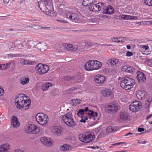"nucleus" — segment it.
Returning <instances> with one entry per match:
<instances>
[{
  "label": "nucleus",
  "instance_id": "nucleus-1",
  "mask_svg": "<svg viewBox=\"0 0 152 152\" xmlns=\"http://www.w3.org/2000/svg\"><path fill=\"white\" fill-rule=\"evenodd\" d=\"M29 98L25 94H22L18 95L15 100L16 106L19 109L26 110L29 107L31 102Z\"/></svg>",
  "mask_w": 152,
  "mask_h": 152
},
{
  "label": "nucleus",
  "instance_id": "nucleus-2",
  "mask_svg": "<svg viewBox=\"0 0 152 152\" xmlns=\"http://www.w3.org/2000/svg\"><path fill=\"white\" fill-rule=\"evenodd\" d=\"M93 45V44L90 42H82L79 46L78 49L83 51H85V47L88 48L92 47ZM64 46L65 49L71 51H76L78 48L77 45H72V44H64Z\"/></svg>",
  "mask_w": 152,
  "mask_h": 152
},
{
  "label": "nucleus",
  "instance_id": "nucleus-3",
  "mask_svg": "<svg viewBox=\"0 0 152 152\" xmlns=\"http://www.w3.org/2000/svg\"><path fill=\"white\" fill-rule=\"evenodd\" d=\"M134 84V80L128 77H126L122 78L120 82L121 87L123 89L126 90L131 89Z\"/></svg>",
  "mask_w": 152,
  "mask_h": 152
},
{
  "label": "nucleus",
  "instance_id": "nucleus-4",
  "mask_svg": "<svg viewBox=\"0 0 152 152\" xmlns=\"http://www.w3.org/2000/svg\"><path fill=\"white\" fill-rule=\"evenodd\" d=\"M61 119L65 124L68 126L73 127L75 126L76 124L72 113L69 112L63 115L61 117Z\"/></svg>",
  "mask_w": 152,
  "mask_h": 152
},
{
  "label": "nucleus",
  "instance_id": "nucleus-5",
  "mask_svg": "<svg viewBox=\"0 0 152 152\" xmlns=\"http://www.w3.org/2000/svg\"><path fill=\"white\" fill-rule=\"evenodd\" d=\"M79 138L80 140L85 143H88L94 140L95 138L94 133L90 132H86L84 134L79 135Z\"/></svg>",
  "mask_w": 152,
  "mask_h": 152
},
{
  "label": "nucleus",
  "instance_id": "nucleus-6",
  "mask_svg": "<svg viewBox=\"0 0 152 152\" xmlns=\"http://www.w3.org/2000/svg\"><path fill=\"white\" fill-rule=\"evenodd\" d=\"M101 66V62L97 61L91 60L85 64V68L87 71H91L98 69Z\"/></svg>",
  "mask_w": 152,
  "mask_h": 152
},
{
  "label": "nucleus",
  "instance_id": "nucleus-7",
  "mask_svg": "<svg viewBox=\"0 0 152 152\" xmlns=\"http://www.w3.org/2000/svg\"><path fill=\"white\" fill-rule=\"evenodd\" d=\"M35 118L37 122L41 125L45 126L48 122V116L43 113H39L36 115Z\"/></svg>",
  "mask_w": 152,
  "mask_h": 152
},
{
  "label": "nucleus",
  "instance_id": "nucleus-8",
  "mask_svg": "<svg viewBox=\"0 0 152 152\" xmlns=\"http://www.w3.org/2000/svg\"><path fill=\"white\" fill-rule=\"evenodd\" d=\"M25 131L27 133L36 134L39 132L40 128L34 124H28L26 126Z\"/></svg>",
  "mask_w": 152,
  "mask_h": 152
},
{
  "label": "nucleus",
  "instance_id": "nucleus-9",
  "mask_svg": "<svg viewBox=\"0 0 152 152\" xmlns=\"http://www.w3.org/2000/svg\"><path fill=\"white\" fill-rule=\"evenodd\" d=\"M37 73L39 75H42L46 73L49 70V66L42 64H38L36 65Z\"/></svg>",
  "mask_w": 152,
  "mask_h": 152
},
{
  "label": "nucleus",
  "instance_id": "nucleus-10",
  "mask_svg": "<svg viewBox=\"0 0 152 152\" xmlns=\"http://www.w3.org/2000/svg\"><path fill=\"white\" fill-rule=\"evenodd\" d=\"M142 107V104L139 101H135L132 102L129 107L130 110L135 112L139 110Z\"/></svg>",
  "mask_w": 152,
  "mask_h": 152
},
{
  "label": "nucleus",
  "instance_id": "nucleus-11",
  "mask_svg": "<svg viewBox=\"0 0 152 152\" xmlns=\"http://www.w3.org/2000/svg\"><path fill=\"white\" fill-rule=\"evenodd\" d=\"M106 110L109 113H113L118 110V106L115 104H111L106 105L105 106Z\"/></svg>",
  "mask_w": 152,
  "mask_h": 152
},
{
  "label": "nucleus",
  "instance_id": "nucleus-12",
  "mask_svg": "<svg viewBox=\"0 0 152 152\" xmlns=\"http://www.w3.org/2000/svg\"><path fill=\"white\" fill-rule=\"evenodd\" d=\"M44 13L50 16L52 15L53 13V10L51 5V1L50 4H48L42 10Z\"/></svg>",
  "mask_w": 152,
  "mask_h": 152
},
{
  "label": "nucleus",
  "instance_id": "nucleus-13",
  "mask_svg": "<svg viewBox=\"0 0 152 152\" xmlns=\"http://www.w3.org/2000/svg\"><path fill=\"white\" fill-rule=\"evenodd\" d=\"M105 79V77L104 76L100 74L96 75L94 77L95 81L99 84H103Z\"/></svg>",
  "mask_w": 152,
  "mask_h": 152
},
{
  "label": "nucleus",
  "instance_id": "nucleus-14",
  "mask_svg": "<svg viewBox=\"0 0 152 152\" xmlns=\"http://www.w3.org/2000/svg\"><path fill=\"white\" fill-rule=\"evenodd\" d=\"M85 114L83 109H80L78 111L77 115L79 116L81 118V119L80 121V122L85 123L86 121L88 119L87 116H85Z\"/></svg>",
  "mask_w": 152,
  "mask_h": 152
},
{
  "label": "nucleus",
  "instance_id": "nucleus-15",
  "mask_svg": "<svg viewBox=\"0 0 152 152\" xmlns=\"http://www.w3.org/2000/svg\"><path fill=\"white\" fill-rule=\"evenodd\" d=\"M11 148L10 144L7 143L0 145V152H9Z\"/></svg>",
  "mask_w": 152,
  "mask_h": 152
},
{
  "label": "nucleus",
  "instance_id": "nucleus-16",
  "mask_svg": "<svg viewBox=\"0 0 152 152\" xmlns=\"http://www.w3.org/2000/svg\"><path fill=\"white\" fill-rule=\"evenodd\" d=\"M51 0H40L38 2V7L41 10L48 5L50 4Z\"/></svg>",
  "mask_w": 152,
  "mask_h": 152
},
{
  "label": "nucleus",
  "instance_id": "nucleus-17",
  "mask_svg": "<svg viewBox=\"0 0 152 152\" xmlns=\"http://www.w3.org/2000/svg\"><path fill=\"white\" fill-rule=\"evenodd\" d=\"M40 141L42 143L47 146H51L52 142L50 139L49 137H42L40 139Z\"/></svg>",
  "mask_w": 152,
  "mask_h": 152
},
{
  "label": "nucleus",
  "instance_id": "nucleus-18",
  "mask_svg": "<svg viewBox=\"0 0 152 152\" xmlns=\"http://www.w3.org/2000/svg\"><path fill=\"white\" fill-rule=\"evenodd\" d=\"M137 78L139 82H144L146 80V77L145 75L142 72L138 71L137 72Z\"/></svg>",
  "mask_w": 152,
  "mask_h": 152
},
{
  "label": "nucleus",
  "instance_id": "nucleus-19",
  "mask_svg": "<svg viewBox=\"0 0 152 152\" xmlns=\"http://www.w3.org/2000/svg\"><path fill=\"white\" fill-rule=\"evenodd\" d=\"M62 128L58 126H53L52 127L51 131L52 133L58 135H60L62 132Z\"/></svg>",
  "mask_w": 152,
  "mask_h": 152
},
{
  "label": "nucleus",
  "instance_id": "nucleus-20",
  "mask_svg": "<svg viewBox=\"0 0 152 152\" xmlns=\"http://www.w3.org/2000/svg\"><path fill=\"white\" fill-rule=\"evenodd\" d=\"M66 18L72 20H77L79 18L78 15L75 13L67 12L66 14Z\"/></svg>",
  "mask_w": 152,
  "mask_h": 152
},
{
  "label": "nucleus",
  "instance_id": "nucleus-21",
  "mask_svg": "<svg viewBox=\"0 0 152 152\" xmlns=\"http://www.w3.org/2000/svg\"><path fill=\"white\" fill-rule=\"evenodd\" d=\"M101 93L104 97H108L112 95L113 93L112 91L109 89L105 88L101 90Z\"/></svg>",
  "mask_w": 152,
  "mask_h": 152
},
{
  "label": "nucleus",
  "instance_id": "nucleus-22",
  "mask_svg": "<svg viewBox=\"0 0 152 152\" xmlns=\"http://www.w3.org/2000/svg\"><path fill=\"white\" fill-rule=\"evenodd\" d=\"M146 93L144 91H138L136 92V97L138 99L142 100L146 97Z\"/></svg>",
  "mask_w": 152,
  "mask_h": 152
},
{
  "label": "nucleus",
  "instance_id": "nucleus-23",
  "mask_svg": "<svg viewBox=\"0 0 152 152\" xmlns=\"http://www.w3.org/2000/svg\"><path fill=\"white\" fill-rule=\"evenodd\" d=\"M25 43L24 41L20 40L14 42L15 49L17 50L21 49L24 47V44Z\"/></svg>",
  "mask_w": 152,
  "mask_h": 152
},
{
  "label": "nucleus",
  "instance_id": "nucleus-24",
  "mask_svg": "<svg viewBox=\"0 0 152 152\" xmlns=\"http://www.w3.org/2000/svg\"><path fill=\"white\" fill-rule=\"evenodd\" d=\"M130 117L129 113L126 111L121 112L120 114V117L122 120H128L129 119Z\"/></svg>",
  "mask_w": 152,
  "mask_h": 152
},
{
  "label": "nucleus",
  "instance_id": "nucleus-25",
  "mask_svg": "<svg viewBox=\"0 0 152 152\" xmlns=\"http://www.w3.org/2000/svg\"><path fill=\"white\" fill-rule=\"evenodd\" d=\"M11 124L14 127H18L20 126V122L18 118L15 116H13L11 120Z\"/></svg>",
  "mask_w": 152,
  "mask_h": 152
},
{
  "label": "nucleus",
  "instance_id": "nucleus-26",
  "mask_svg": "<svg viewBox=\"0 0 152 152\" xmlns=\"http://www.w3.org/2000/svg\"><path fill=\"white\" fill-rule=\"evenodd\" d=\"M122 70L126 73H132L134 71V69L131 66H124L122 67Z\"/></svg>",
  "mask_w": 152,
  "mask_h": 152
},
{
  "label": "nucleus",
  "instance_id": "nucleus-27",
  "mask_svg": "<svg viewBox=\"0 0 152 152\" xmlns=\"http://www.w3.org/2000/svg\"><path fill=\"white\" fill-rule=\"evenodd\" d=\"M121 18L124 20H133L137 19V16H134L130 15H123L121 16Z\"/></svg>",
  "mask_w": 152,
  "mask_h": 152
},
{
  "label": "nucleus",
  "instance_id": "nucleus-28",
  "mask_svg": "<svg viewBox=\"0 0 152 152\" xmlns=\"http://www.w3.org/2000/svg\"><path fill=\"white\" fill-rule=\"evenodd\" d=\"M88 114V117H89L90 118H93L94 120L95 119V117H96L97 116L98 113L96 112H94V111L91 110H89L88 111L87 113Z\"/></svg>",
  "mask_w": 152,
  "mask_h": 152
},
{
  "label": "nucleus",
  "instance_id": "nucleus-29",
  "mask_svg": "<svg viewBox=\"0 0 152 152\" xmlns=\"http://www.w3.org/2000/svg\"><path fill=\"white\" fill-rule=\"evenodd\" d=\"M29 79L28 77L23 76L20 79V83L23 85H25L28 84L29 81Z\"/></svg>",
  "mask_w": 152,
  "mask_h": 152
},
{
  "label": "nucleus",
  "instance_id": "nucleus-30",
  "mask_svg": "<svg viewBox=\"0 0 152 152\" xmlns=\"http://www.w3.org/2000/svg\"><path fill=\"white\" fill-rule=\"evenodd\" d=\"M119 60L118 59L111 58L109 59L108 60L107 64L109 65L115 66L117 64Z\"/></svg>",
  "mask_w": 152,
  "mask_h": 152
},
{
  "label": "nucleus",
  "instance_id": "nucleus-31",
  "mask_svg": "<svg viewBox=\"0 0 152 152\" xmlns=\"http://www.w3.org/2000/svg\"><path fill=\"white\" fill-rule=\"evenodd\" d=\"M104 6V4L101 2H99L97 4H93V7L95 11H100Z\"/></svg>",
  "mask_w": 152,
  "mask_h": 152
},
{
  "label": "nucleus",
  "instance_id": "nucleus-32",
  "mask_svg": "<svg viewBox=\"0 0 152 152\" xmlns=\"http://www.w3.org/2000/svg\"><path fill=\"white\" fill-rule=\"evenodd\" d=\"M52 85L51 83L46 82L42 85V89L43 91H46L48 90L49 87L52 86Z\"/></svg>",
  "mask_w": 152,
  "mask_h": 152
},
{
  "label": "nucleus",
  "instance_id": "nucleus-33",
  "mask_svg": "<svg viewBox=\"0 0 152 152\" xmlns=\"http://www.w3.org/2000/svg\"><path fill=\"white\" fill-rule=\"evenodd\" d=\"M95 1V0H83L82 4L84 6H88L94 3Z\"/></svg>",
  "mask_w": 152,
  "mask_h": 152
},
{
  "label": "nucleus",
  "instance_id": "nucleus-34",
  "mask_svg": "<svg viewBox=\"0 0 152 152\" xmlns=\"http://www.w3.org/2000/svg\"><path fill=\"white\" fill-rule=\"evenodd\" d=\"M113 12L114 10L113 7L109 6L107 8L106 10L104 11V12L107 14H111L113 13Z\"/></svg>",
  "mask_w": 152,
  "mask_h": 152
},
{
  "label": "nucleus",
  "instance_id": "nucleus-35",
  "mask_svg": "<svg viewBox=\"0 0 152 152\" xmlns=\"http://www.w3.org/2000/svg\"><path fill=\"white\" fill-rule=\"evenodd\" d=\"M122 37H119L118 38L113 37L111 39V40L112 42H116L118 43L122 42H124L122 40Z\"/></svg>",
  "mask_w": 152,
  "mask_h": 152
},
{
  "label": "nucleus",
  "instance_id": "nucleus-36",
  "mask_svg": "<svg viewBox=\"0 0 152 152\" xmlns=\"http://www.w3.org/2000/svg\"><path fill=\"white\" fill-rule=\"evenodd\" d=\"M70 146L67 144H64L60 147L61 150L66 151L68 150L70 148Z\"/></svg>",
  "mask_w": 152,
  "mask_h": 152
},
{
  "label": "nucleus",
  "instance_id": "nucleus-37",
  "mask_svg": "<svg viewBox=\"0 0 152 152\" xmlns=\"http://www.w3.org/2000/svg\"><path fill=\"white\" fill-rule=\"evenodd\" d=\"M72 102L73 105L76 106L80 102V100L78 99H73L72 100Z\"/></svg>",
  "mask_w": 152,
  "mask_h": 152
},
{
  "label": "nucleus",
  "instance_id": "nucleus-38",
  "mask_svg": "<svg viewBox=\"0 0 152 152\" xmlns=\"http://www.w3.org/2000/svg\"><path fill=\"white\" fill-rule=\"evenodd\" d=\"M15 44L14 42H10L7 44V46L9 49H14L15 48Z\"/></svg>",
  "mask_w": 152,
  "mask_h": 152
},
{
  "label": "nucleus",
  "instance_id": "nucleus-39",
  "mask_svg": "<svg viewBox=\"0 0 152 152\" xmlns=\"http://www.w3.org/2000/svg\"><path fill=\"white\" fill-rule=\"evenodd\" d=\"M144 2L148 5L152 6V0H145Z\"/></svg>",
  "mask_w": 152,
  "mask_h": 152
},
{
  "label": "nucleus",
  "instance_id": "nucleus-40",
  "mask_svg": "<svg viewBox=\"0 0 152 152\" xmlns=\"http://www.w3.org/2000/svg\"><path fill=\"white\" fill-rule=\"evenodd\" d=\"M19 54H9L7 55L8 57L9 58H13L19 56Z\"/></svg>",
  "mask_w": 152,
  "mask_h": 152
},
{
  "label": "nucleus",
  "instance_id": "nucleus-41",
  "mask_svg": "<svg viewBox=\"0 0 152 152\" xmlns=\"http://www.w3.org/2000/svg\"><path fill=\"white\" fill-rule=\"evenodd\" d=\"M113 131V129L111 126H108L106 129V132L108 133L112 132Z\"/></svg>",
  "mask_w": 152,
  "mask_h": 152
},
{
  "label": "nucleus",
  "instance_id": "nucleus-42",
  "mask_svg": "<svg viewBox=\"0 0 152 152\" xmlns=\"http://www.w3.org/2000/svg\"><path fill=\"white\" fill-rule=\"evenodd\" d=\"M146 61L148 65L152 67V59H147Z\"/></svg>",
  "mask_w": 152,
  "mask_h": 152
},
{
  "label": "nucleus",
  "instance_id": "nucleus-43",
  "mask_svg": "<svg viewBox=\"0 0 152 152\" xmlns=\"http://www.w3.org/2000/svg\"><path fill=\"white\" fill-rule=\"evenodd\" d=\"M126 9L128 12H132V6L131 5H129L127 6L126 8Z\"/></svg>",
  "mask_w": 152,
  "mask_h": 152
},
{
  "label": "nucleus",
  "instance_id": "nucleus-44",
  "mask_svg": "<svg viewBox=\"0 0 152 152\" xmlns=\"http://www.w3.org/2000/svg\"><path fill=\"white\" fill-rule=\"evenodd\" d=\"M4 93V91L2 87H0V96H2Z\"/></svg>",
  "mask_w": 152,
  "mask_h": 152
},
{
  "label": "nucleus",
  "instance_id": "nucleus-45",
  "mask_svg": "<svg viewBox=\"0 0 152 152\" xmlns=\"http://www.w3.org/2000/svg\"><path fill=\"white\" fill-rule=\"evenodd\" d=\"M72 76H66L64 77V79L66 80H71L72 78Z\"/></svg>",
  "mask_w": 152,
  "mask_h": 152
},
{
  "label": "nucleus",
  "instance_id": "nucleus-46",
  "mask_svg": "<svg viewBox=\"0 0 152 152\" xmlns=\"http://www.w3.org/2000/svg\"><path fill=\"white\" fill-rule=\"evenodd\" d=\"M94 9V7H93V4L91 5L89 7V10L90 11L95 12V11Z\"/></svg>",
  "mask_w": 152,
  "mask_h": 152
},
{
  "label": "nucleus",
  "instance_id": "nucleus-47",
  "mask_svg": "<svg viewBox=\"0 0 152 152\" xmlns=\"http://www.w3.org/2000/svg\"><path fill=\"white\" fill-rule=\"evenodd\" d=\"M20 63L22 65H27V61L24 60H22L20 61Z\"/></svg>",
  "mask_w": 152,
  "mask_h": 152
},
{
  "label": "nucleus",
  "instance_id": "nucleus-48",
  "mask_svg": "<svg viewBox=\"0 0 152 152\" xmlns=\"http://www.w3.org/2000/svg\"><path fill=\"white\" fill-rule=\"evenodd\" d=\"M5 65L4 64H0V70H2L6 69Z\"/></svg>",
  "mask_w": 152,
  "mask_h": 152
},
{
  "label": "nucleus",
  "instance_id": "nucleus-49",
  "mask_svg": "<svg viewBox=\"0 0 152 152\" xmlns=\"http://www.w3.org/2000/svg\"><path fill=\"white\" fill-rule=\"evenodd\" d=\"M125 144V145H126V143H125V142H118V143H115L114 144H113V145H120V144Z\"/></svg>",
  "mask_w": 152,
  "mask_h": 152
},
{
  "label": "nucleus",
  "instance_id": "nucleus-50",
  "mask_svg": "<svg viewBox=\"0 0 152 152\" xmlns=\"http://www.w3.org/2000/svg\"><path fill=\"white\" fill-rule=\"evenodd\" d=\"M133 54V53L132 52L128 51L126 53V56H132Z\"/></svg>",
  "mask_w": 152,
  "mask_h": 152
},
{
  "label": "nucleus",
  "instance_id": "nucleus-51",
  "mask_svg": "<svg viewBox=\"0 0 152 152\" xmlns=\"http://www.w3.org/2000/svg\"><path fill=\"white\" fill-rule=\"evenodd\" d=\"M27 65H33L34 64V61H27Z\"/></svg>",
  "mask_w": 152,
  "mask_h": 152
},
{
  "label": "nucleus",
  "instance_id": "nucleus-52",
  "mask_svg": "<svg viewBox=\"0 0 152 152\" xmlns=\"http://www.w3.org/2000/svg\"><path fill=\"white\" fill-rule=\"evenodd\" d=\"M4 65H5V67L6 68V69L7 68H9L10 66L11 63H8L6 64H4Z\"/></svg>",
  "mask_w": 152,
  "mask_h": 152
},
{
  "label": "nucleus",
  "instance_id": "nucleus-53",
  "mask_svg": "<svg viewBox=\"0 0 152 152\" xmlns=\"http://www.w3.org/2000/svg\"><path fill=\"white\" fill-rule=\"evenodd\" d=\"M84 111V113L85 114H87V113L88 112V111H89V110H88V107H86L85 108L84 110H83Z\"/></svg>",
  "mask_w": 152,
  "mask_h": 152
},
{
  "label": "nucleus",
  "instance_id": "nucleus-54",
  "mask_svg": "<svg viewBox=\"0 0 152 152\" xmlns=\"http://www.w3.org/2000/svg\"><path fill=\"white\" fill-rule=\"evenodd\" d=\"M145 130V129L143 128H138V132H141L142 131H143Z\"/></svg>",
  "mask_w": 152,
  "mask_h": 152
},
{
  "label": "nucleus",
  "instance_id": "nucleus-55",
  "mask_svg": "<svg viewBox=\"0 0 152 152\" xmlns=\"http://www.w3.org/2000/svg\"><path fill=\"white\" fill-rule=\"evenodd\" d=\"M142 48L145 49V50H147L149 48V47L148 46L145 45L143 46Z\"/></svg>",
  "mask_w": 152,
  "mask_h": 152
},
{
  "label": "nucleus",
  "instance_id": "nucleus-56",
  "mask_svg": "<svg viewBox=\"0 0 152 152\" xmlns=\"http://www.w3.org/2000/svg\"><path fill=\"white\" fill-rule=\"evenodd\" d=\"M9 1L10 0H4L3 2L5 4H7L9 3Z\"/></svg>",
  "mask_w": 152,
  "mask_h": 152
},
{
  "label": "nucleus",
  "instance_id": "nucleus-57",
  "mask_svg": "<svg viewBox=\"0 0 152 152\" xmlns=\"http://www.w3.org/2000/svg\"><path fill=\"white\" fill-rule=\"evenodd\" d=\"M152 116V114L149 115L148 116L146 117V119H148L151 118Z\"/></svg>",
  "mask_w": 152,
  "mask_h": 152
},
{
  "label": "nucleus",
  "instance_id": "nucleus-58",
  "mask_svg": "<svg viewBox=\"0 0 152 152\" xmlns=\"http://www.w3.org/2000/svg\"><path fill=\"white\" fill-rule=\"evenodd\" d=\"M132 134V133H130V132H129V133H128L126 134L125 135V136H127L128 135H131V134Z\"/></svg>",
  "mask_w": 152,
  "mask_h": 152
},
{
  "label": "nucleus",
  "instance_id": "nucleus-59",
  "mask_svg": "<svg viewBox=\"0 0 152 152\" xmlns=\"http://www.w3.org/2000/svg\"><path fill=\"white\" fill-rule=\"evenodd\" d=\"M126 48L127 49H130L131 48V47L130 45H126Z\"/></svg>",
  "mask_w": 152,
  "mask_h": 152
},
{
  "label": "nucleus",
  "instance_id": "nucleus-60",
  "mask_svg": "<svg viewBox=\"0 0 152 152\" xmlns=\"http://www.w3.org/2000/svg\"><path fill=\"white\" fill-rule=\"evenodd\" d=\"M103 46H111V45H106V44H104Z\"/></svg>",
  "mask_w": 152,
  "mask_h": 152
},
{
  "label": "nucleus",
  "instance_id": "nucleus-61",
  "mask_svg": "<svg viewBox=\"0 0 152 152\" xmlns=\"http://www.w3.org/2000/svg\"><path fill=\"white\" fill-rule=\"evenodd\" d=\"M144 142H138V143H142V144H145L146 143V141H144Z\"/></svg>",
  "mask_w": 152,
  "mask_h": 152
},
{
  "label": "nucleus",
  "instance_id": "nucleus-62",
  "mask_svg": "<svg viewBox=\"0 0 152 152\" xmlns=\"http://www.w3.org/2000/svg\"><path fill=\"white\" fill-rule=\"evenodd\" d=\"M57 20L58 21H59L61 23H62L64 22V21L63 20H58V19Z\"/></svg>",
  "mask_w": 152,
  "mask_h": 152
},
{
  "label": "nucleus",
  "instance_id": "nucleus-63",
  "mask_svg": "<svg viewBox=\"0 0 152 152\" xmlns=\"http://www.w3.org/2000/svg\"><path fill=\"white\" fill-rule=\"evenodd\" d=\"M125 151H115V152H125Z\"/></svg>",
  "mask_w": 152,
  "mask_h": 152
},
{
  "label": "nucleus",
  "instance_id": "nucleus-64",
  "mask_svg": "<svg viewBox=\"0 0 152 152\" xmlns=\"http://www.w3.org/2000/svg\"><path fill=\"white\" fill-rule=\"evenodd\" d=\"M142 23V22H137L136 23L137 24H139V23Z\"/></svg>",
  "mask_w": 152,
  "mask_h": 152
}]
</instances>
